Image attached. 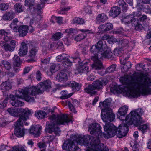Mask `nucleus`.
Instances as JSON below:
<instances>
[{
  "instance_id": "obj_47",
  "label": "nucleus",
  "mask_w": 151,
  "mask_h": 151,
  "mask_svg": "<svg viewBox=\"0 0 151 151\" xmlns=\"http://www.w3.org/2000/svg\"><path fill=\"white\" fill-rule=\"evenodd\" d=\"M63 65L65 67L67 68L68 66H71L72 65V62L68 58V59L63 61L62 62Z\"/></svg>"
},
{
  "instance_id": "obj_43",
  "label": "nucleus",
  "mask_w": 151,
  "mask_h": 151,
  "mask_svg": "<svg viewBox=\"0 0 151 151\" xmlns=\"http://www.w3.org/2000/svg\"><path fill=\"white\" fill-rule=\"evenodd\" d=\"M134 16L132 14L128 15L122 19V21L125 23L130 24V22Z\"/></svg>"
},
{
  "instance_id": "obj_16",
  "label": "nucleus",
  "mask_w": 151,
  "mask_h": 151,
  "mask_svg": "<svg viewBox=\"0 0 151 151\" xmlns=\"http://www.w3.org/2000/svg\"><path fill=\"white\" fill-rule=\"evenodd\" d=\"M42 127L38 125H32L29 130L30 134L34 135L35 137H38L40 134Z\"/></svg>"
},
{
  "instance_id": "obj_5",
  "label": "nucleus",
  "mask_w": 151,
  "mask_h": 151,
  "mask_svg": "<svg viewBox=\"0 0 151 151\" xmlns=\"http://www.w3.org/2000/svg\"><path fill=\"white\" fill-rule=\"evenodd\" d=\"M8 112L12 116H19V119L17 121V126L19 123L22 125L24 121L28 118V116L30 114V111L28 109H23L20 108L18 109L15 108H9L7 109Z\"/></svg>"
},
{
  "instance_id": "obj_51",
  "label": "nucleus",
  "mask_w": 151,
  "mask_h": 151,
  "mask_svg": "<svg viewBox=\"0 0 151 151\" xmlns=\"http://www.w3.org/2000/svg\"><path fill=\"white\" fill-rule=\"evenodd\" d=\"M138 18L133 17L130 22V23L133 26L135 27L139 22Z\"/></svg>"
},
{
  "instance_id": "obj_15",
  "label": "nucleus",
  "mask_w": 151,
  "mask_h": 151,
  "mask_svg": "<svg viewBox=\"0 0 151 151\" xmlns=\"http://www.w3.org/2000/svg\"><path fill=\"white\" fill-rule=\"evenodd\" d=\"M127 110L128 106H124L120 108L117 113V118L122 121L125 120V116L127 111Z\"/></svg>"
},
{
  "instance_id": "obj_39",
  "label": "nucleus",
  "mask_w": 151,
  "mask_h": 151,
  "mask_svg": "<svg viewBox=\"0 0 151 151\" xmlns=\"http://www.w3.org/2000/svg\"><path fill=\"white\" fill-rule=\"evenodd\" d=\"M74 24H83L85 23V20L81 18L75 17L73 20Z\"/></svg>"
},
{
  "instance_id": "obj_6",
  "label": "nucleus",
  "mask_w": 151,
  "mask_h": 151,
  "mask_svg": "<svg viewBox=\"0 0 151 151\" xmlns=\"http://www.w3.org/2000/svg\"><path fill=\"white\" fill-rule=\"evenodd\" d=\"M34 89L32 88V86L26 87L24 89H22L21 91H17L15 93V97L17 99L24 98L27 102H32L35 101V97L32 96H35L34 92Z\"/></svg>"
},
{
  "instance_id": "obj_53",
  "label": "nucleus",
  "mask_w": 151,
  "mask_h": 151,
  "mask_svg": "<svg viewBox=\"0 0 151 151\" xmlns=\"http://www.w3.org/2000/svg\"><path fill=\"white\" fill-rule=\"evenodd\" d=\"M76 31L75 29L72 28L68 29L65 30V32L68 34L73 36L76 33Z\"/></svg>"
},
{
  "instance_id": "obj_13",
  "label": "nucleus",
  "mask_w": 151,
  "mask_h": 151,
  "mask_svg": "<svg viewBox=\"0 0 151 151\" xmlns=\"http://www.w3.org/2000/svg\"><path fill=\"white\" fill-rule=\"evenodd\" d=\"M24 5L25 6H27L29 8V9L30 10V12L31 13H33V12L34 11L33 9L35 8L36 9V7L37 8L38 5H39L40 7V6L39 5H41V6H43V4H39L36 3H35V1L33 0H25Z\"/></svg>"
},
{
  "instance_id": "obj_37",
  "label": "nucleus",
  "mask_w": 151,
  "mask_h": 151,
  "mask_svg": "<svg viewBox=\"0 0 151 151\" xmlns=\"http://www.w3.org/2000/svg\"><path fill=\"white\" fill-rule=\"evenodd\" d=\"M68 55L63 53L57 56L56 57V60L58 62H60L62 60L64 61L66 60V59H68Z\"/></svg>"
},
{
  "instance_id": "obj_31",
  "label": "nucleus",
  "mask_w": 151,
  "mask_h": 151,
  "mask_svg": "<svg viewBox=\"0 0 151 151\" xmlns=\"http://www.w3.org/2000/svg\"><path fill=\"white\" fill-rule=\"evenodd\" d=\"M0 87L3 92L6 91L12 88V86L9 81L3 82L0 85Z\"/></svg>"
},
{
  "instance_id": "obj_4",
  "label": "nucleus",
  "mask_w": 151,
  "mask_h": 151,
  "mask_svg": "<svg viewBox=\"0 0 151 151\" xmlns=\"http://www.w3.org/2000/svg\"><path fill=\"white\" fill-rule=\"evenodd\" d=\"M49 119L50 121L47 122L45 131L50 133L54 132L57 135H59L61 132L58 126L68 124L72 122L66 114H53L50 116Z\"/></svg>"
},
{
  "instance_id": "obj_55",
  "label": "nucleus",
  "mask_w": 151,
  "mask_h": 151,
  "mask_svg": "<svg viewBox=\"0 0 151 151\" xmlns=\"http://www.w3.org/2000/svg\"><path fill=\"white\" fill-rule=\"evenodd\" d=\"M61 94L62 95V96L61 97V98L62 99H66L70 97L71 96V95L69 94H68L67 93L66 91H62L61 92Z\"/></svg>"
},
{
  "instance_id": "obj_40",
  "label": "nucleus",
  "mask_w": 151,
  "mask_h": 151,
  "mask_svg": "<svg viewBox=\"0 0 151 151\" xmlns=\"http://www.w3.org/2000/svg\"><path fill=\"white\" fill-rule=\"evenodd\" d=\"M13 65L14 66L19 67L20 65V59L19 56L15 55L13 58Z\"/></svg>"
},
{
  "instance_id": "obj_18",
  "label": "nucleus",
  "mask_w": 151,
  "mask_h": 151,
  "mask_svg": "<svg viewBox=\"0 0 151 151\" xmlns=\"http://www.w3.org/2000/svg\"><path fill=\"white\" fill-rule=\"evenodd\" d=\"M19 124L18 123V125L17 126L16 122L14 124L16 128L14 131V133L17 137H22L24 134V131L23 128H22L20 127H22L23 125V123L22 125Z\"/></svg>"
},
{
  "instance_id": "obj_63",
  "label": "nucleus",
  "mask_w": 151,
  "mask_h": 151,
  "mask_svg": "<svg viewBox=\"0 0 151 151\" xmlns=\"http://www.w3.org/2000/svg\"><path fill=\"white\" fill-rule=\"evenodd\" d=\"M107 31L110 30L113 28V25L110 22L107 23L105 24Z\"/></svg>"
},
{
  "instance_id": "obj_19",
  "label": "nucleus",
  "mask_w": 151,
  "mask_h": 151,
  "mask_svg": "<svg viewBox=\"0 0 151 151\" xmlns=\"http://www.w3.org/2000/svg\"><path fill=\"white\" fill-rule=\"evenodd\" d=\"M56 78L57 81L63 83L67 81L68 77L65 72L61 71L56 76Z\"/></svg>"
},
{
  "instance_id": "obj_57",
  "label": "nucleus",
  "mask_w": 151,
  "mask_h": 151,
  "mask_svg": "<svg viewBox=\"0 0 151 151\" xmlns=\"http://www.w3.org/2000/svg\"><path fill=\"white\" fill-rule=\"evenodd\" d=\"M83 11L88 14H92V11L90 8L88 6H84L83 8Z\"/></svg>"
},
{
  "instance_id": "obj_26",
  "label": "nucleus",
  "mask_w": 151,
  "mask_h": 151,
  "mask_svg": "<svg viewBox=\"0 0 151 151\" xmlns=\"http://www.w3.org/2000/svg\"><path fill=\"white\" fill-rule=\"evenodd\" d=\"M107 16L105 14L102 13L98 14L96 18V23H104L108 19Z\"/></svg>"
},
{
  "instance_id": "obj_27",
  "label": "nucleus",
  "mask_w": 151,
  "mask_h": 151,
  "mask_svg": "<svg viewBox=\"0 0 151 151\" xmlns=\"http://www.w3.org/2000/svg\"><path fill=\"white\" fill-rule=\"evenodd\" d=\"M111 101L109 99H106L103 102H100L99 105L102 104L104 108L102 111H105L110 110V108Z\"/></svg>"
},
{
  "instance_id": "obj_41",
  "label": "nucleus",
  "mask_w": 151,
  "mask_h": 151,
  "mask_svg": "<svg viewBox=\"0 0 151 151\" xmlns=\"http://www.w3.org/2000/svg\"><path fill=\"white\" fill-rule=\"evenodd\" d=\"M14 9L15 12L17 13L21 12L23 11L22 7L19 3H16L14 5Z\"/></svg>"
},
{
  "instance_id": "obj_46",
  "label": "nucleus",
  "mask_w": 151,
  "mask_h": 151,
  "mask_svg": "<svg viewBox=\"0 0 151 151\" xmlns=\"http://www.w3.org/2000/svg\"><path fill=\"white\" fill-rule=\"evenodd\" d=\"M88 131L91 135H94V124L93 122L89 124L88 127Z\"/></svg>"
},
{
  "instance_id": "obj_48",
  "label": "nucleus",
  "mask_w": 151,
  "mask_h": 151,
  "mask_svg": "<svg viewBox=\"0 0 151 151\" xmlns=\"http://www.w3.org/2000/svg\"><path fill=\"white\" fill-rule=\"evenodd\" d=\"M63 34L61 32H57L55 33L52 36V38L55 40L59 39L61 38Z\"/></svg>"
},
{
  "instance_id": "obj_42",
  "label": "nucleus",
  "mask_w": 151,
  "mask_h": 151,
  "mask_svg": "<svg viewBox=\"0 0 151 151\" xmlns=\"http://www.w3.org/2000/svg\"><path fill=\"white\" fill-rule=\"evenodd\" d=\"M0 34L4 35L5 36L4 37L3 39L6 42H8L12 39V37H9L7 36L8 34V33L5 31L4 30H0Z\"/></svg>"
},
{
  "instance_id": "obj_2",
  "label": "nucleus",
  "mask_w": 151,
  "mask_h": 151,
  "mask_svg": "<svg viewBox=\"0 0 151 151\" xmlns=\"http://www.w3.org/2000/svg\"><path fill=\"white\" fill-rule=\"evenodd\" d=\"M144 113L141 109L132 111L125 117V124H122L117 128L112 123L106 124L104 127L105 131L107 132L108 137L111 138L116 135L119 138L126 136L128 131V125L133 124L135 126L140 125L142 122L140 115Z\"/></svg>"
},
{
  "instance_id": "obj_59",
  "label": "nucleus",
  "mask_w": 151,
  "mask_h": 151,
  "mask_svg": "<svg viewBox=\"0 0 151 151\" xmlns=\"http://www.w3.org/2000/svg\"><path fill=\"white\" fill-rule=\"evenodd\" d=\"M8 7L9 5L7 4H0V10H5L8 9Z\"/></svg>"
},
{
  "instance_id": "obj_49",
  "label": "nucleus",
  "mask_w": 151,
  "mask_h": 151,
  "mask_svg": "<svg viewBox=\"0 0 151 151\" xmlns=\"http://www.w3.org/2000/svg\"><path fill=\"white\" fill-rule=\"evenodd\" d=\"M148 129V127L146 124L140 125L139 127V129L143 133L147 132Z\"/></svg>"
},
{
  "instance_id": "obj_10",
  "label": "nucleus",
  "mask_w": 151,
  "mask_h": 151,
  "mask_svg": "<svg viewBox=\"0 0 151 151\" xmlns=\"http://www.w3.org/2000/svg\"><path fill=\"white\" fill-rule=\"evenodd\" d=\"M101 117L102 120L106 123V124L111 123L115 119V115L113 113L112 109H110V110L102 111L101 113Z\"/></svg>"
},
{
  "instance_id": "obj_21",
  "label": "nucleus",
  "mask_w": 151,
  "mask_h": 151,
  "mask_svg": "<svg viewBox=\"0 0 151 151\" xmlns=\"http://www.w3.org/2000/svg\"><path fill=\"white\" fill-rule=\"evenodd\" d=\"M9 97L11 99L10 101V103L13 106L19 107L24 105V103L19 101L18 99H16L14 95L12 94L10 95Z\"/></svg>"
},
{
  "instance_id": "obj_32",
  "label": "nucleus",
  "mask_w": 151,
  "mask_h": 151,
  "mask_svg": "<svg viewBox=\"0 0 151 151\" xmlns=\"http://www.w3.org/2000/svg\"><path fill=\"white\" fill-rule=\"evenodd\" d=\"M119 44H121L123 47H125L127 45L128 47L132 48L134 46V44L132 42H129L128 40L127 39H122L119 41Z\"/></svg>"
},
{
  "instance_id": "obj_60",
  "label": "nucleus",
  "mask_w": 151,
  "mask_h": 151,
  "mask_svg": "<svg viewBox=\"0 0 151 151\" xmlns=\"http://www.w3.org/2000/svg\"><path fill=\"white\" fill-rule=\"evenodd\" d=\"M85 38V36L83 35H78L74 38L75 40L77 41H80Z\"/></svg>"
},
{
  "instance_id": "obj_22",
  "label": "nucleus",
  "mask_w": 151,
  "mask_h": 151,
  "mask_svg": "<svg viewBox=\"0 0 151 151\" xmlns=\"http://www.w3.org/2000/svg\"><path fill=\"white\" fill-rule=\"evenodd\" d=\"M95 151H109V149L104 144L99 142L95 139Z\"/></svg>"
},
{
  "instance_id": "obj_29",
  "label": "nucleus",
  "mask_w": 151,
  "mask_h": 151,
  "mask_svg": "<svg viewBox=\"0 0 151 151\" xmlns=\"http://www.w3.org/2000/svg\"><path fill=\"white\" fill-rule=\"evenodd\" d=\"M15 14L13 12L6 13L3 16L2 19L4 20H11L15 17Z\"/></svg>"
},
{
  "instance_id": "obj_54",
  "label": "nucleus",
  "mask_w": 151,
  "mask_h": 151,
  "mask_svg": "<svg viewBox=\"0 0 151 151\" xmlns=\"http://www.w3.org/2000/svg\"><path fill=\"white\" fill-rule=\"evenodd\" d=\"M135 29L136 30L141 31L145 29V27L142 26V24L139 22L135 27Z\"/></svg>"
},
{
  "instance_id": "obj_64",
  "label": "nucleus",
  "mask_w": 151,
  "mask_h": 151,
  "mask_svg": "<svg viewBox=\"0 0 151 151\" xmlns=\"http://www.w3.org/2000/svg\"><path fill=\"white\" fill-rule=\"evenodd\" d=\"M13 149L16 151H27L24 148L22 147H19L18 146H15L13 147Z\"/></svg>"
},
{
  "instance_id": "obj_24",
  "label": "nucleus",
  "mask_w": 151,
  "mask_h": 151,
  "mask_svg": "<svg viewBox=\"0 0 151 151\" xmlns=\"http://www.w3.org/2000/svg\"><path fill=\"white\" fill-rule=\"evenodd\" d=\"M106 47V45L103 44L102 41H99L95 45V54L96 55L99 52L103 51V48H105Z\"/></svg>"
},
{
  "instance_id": "obj_1",
  "label": "nucleus",
  "mask_w": 151,
  "mask_h": 151,
  "mask_svg": "<svg viewBox=\"0 0 151 151\" xmlns=\"http://www.w3.org/2000/svg\"><path fill=\"white\" fill-rule=\"evenodd\" d=\"M120 81L126 85L124 89L128 96L138 97L140 93L144 95L151 94V79L147 76L137 78L130 77L127 75L120 77Z\"/></svg>"
},
{
  "instance_id": "obj_14",
  "label": "nucleus",
  "mask_w": 151,
  "mask_h": 151,
  "mask_svg": "<svg viewBox=\"0 0 151 151\" xmlns=\"http://www.w3.org/2000/svg\"><path fill=\"white\" fill-rule=\"evenodd\" d=\"M30 43L27 42L22 43L20 47L19 55L20 56H23L27 54L28 52V46H29Z\"/></svg>"
},
{
  "instance_id": "obj_52",
  "label": "nucleus",
  "mask_w": 151,
  "mask_h": 151,
  "mask_svg": "<svg viewBox=\"0 0 151 151\" xmlns=\"http://www.w3.org/2000/svg\"><path fill=\"white\" fill-rule=\"evenodd\" d=\"M98 29L101 33L107 31L105 24L100 25Z\"/></svg>"
},
{
  "instance_id": "obj_35",
  "label": "nucleus",
  "mask_w": 151,
  "mask_h": 151,
  "mask_svg": "<svg viewBox=\"0 0 151 151\" xmlns=\"http://www.w3.org/2000/svg\"><path fill=\"white\" fill-rule=\"evenodd\" d=\"M100 59L97 58L95 59V70H100L103 68L102 63Z\"/></svg>"
},
{
  "instance_id": "obj_58",
  "label": "nucleus",
  "mask_w": 151,
  "mask_h": 151,
  "mask_svg": "<svg viewBox=\"0 0 151 151\" xmlns=\"http://www.w3.org/2000/svg\"><path fill=\"white\" fill-rule=\"evenodd\" d=\"M67 103L68 104L69 108L71 111L74 113H76V111L74 108V106H75L73 105L69 101H68Z\"/></svg>"
},
{
  "instance_id": "obj_20",
  "label": "nucleus",
  "mask_w": 151,
  "mask_h": 151,
  "mask_svg": "<svg viewBox=\"0 0 151 151\" xmlns=\"http://www.w3.org/2000/svg\"><path fill=\"white\" fill-rule=\"evenodd\" d=\"M120 13V8L117 6H114L110 10L109 15L110 16L114 18L117 17Z\"/></svg>"
},
{
  "instance_id": "obj_17",
  "label": "nucleus",
  "mask_w": 151,
  "mask_h": 151,
  "mask_svg": "<svg viewBox=\"0 0 151 151\" xmlns=\"http://www.w3.org/2000/svg\"><path fill=\"white\" fill-rule=\"evenodd\" d=\"M124 60V58H121L120 60L121 64L122 65L121 68V71L124 73L127 72L131 68L132 65L130 62L125 63Z\"/></svg>"
},
{
  "instance_id": "obj_23",
  "label": "nucleus",
  "mask_w": 151,
  "mask_h": 151,
  "mask_svg": "<svg viewBox=\"0 0 151 151\" xmlns=\"http://www.w3.org/2000/svg\"><path fill=\"white\" fill-rule=\"evenodd\" d=\"M29 45V50L28 56L31 58L33 59L35 58L38 52V49L37 47L33 46L31 43H30Z\"/></svg>"
},
{
  "instance_id": "obj_34",
  "label": "nucleus",
  "mask_w": 151,
  "mask_h": 151,
  "mask_svg": "<svg viewBox=\"0 0 151 151\" xmlns=\"http://www.w3.org/2000/svg\"><path fill=\"white\" fill-rule=\"evenodd\" d=\"M19 22L17 18L14 19L13 20L12 22L10 25V27L15 32H17L18 30L19 27L17 25V23Z\"/></svg>"
},
{
  "instance_id": "obj_56",
  "label": "nucleus",
  "mask_w": 151,
  "mask_h": 151,
  "mask_svg": "<svg viewBox=\"0 0 151 151\" xmlns=\"http://www.w3.org/2000/svg\"><path fill=\"white\" fill-rule=\"evenodd\" d=\"M114 54L116 56H121L122 54V49L121 48H115L114 50Z\"/></svg>"
},
{
  "instance_id": "obj_62",
  "label": "nucleus",
  "mask_w": 151,
  "mask_h": 151,
  "mask_svg": "<svg viewBox=\"0 0 151 151\" xmlns=\"http://www.w3.org/2000/svg\"><path fill=\"white\" fill-rule=\"evenodd\" d=\"M116 39L114 38L113 36H111L110 37H109L108 40V42L110 44H113L116 42Z\"/></svg>"
},
{
  "instance_id": "obj_8",
  "label": "nucleus",
  "mask_w": 151,
  "mask_h": 151,
  "mask_svg": "<svg viewBox=\"0 0 151 151\" xmlns=\"http://www.w3.org/2000/svg\"><path fill=\"white\" fill-rule=\"evenodd\" d=\"M51 82L49 80H47L43 82H41L37 86H32L34 89L35 95L41 93L47 89H50L51 87Z\"/></svg>"
},
{
  "instance_id": "obj_30",
  "label": "nucleus",
  "mask_w": 151,
  "mask_h": 151,
  "mask_svg": "<svg viewBox=\"0 0 151 151\" xmlns=\"http://www.w3.org/2000/svg\"><path fill=\"white\" fill-rule=\"evenodd\" d=\"M68 83L69 86L71 87L74 91H78L81 88V86L74 81H71Z\"/></svg>"
},
{
  "instance_id": "obj_25",
  "label": "nucleus",
  "mask_w": 151,
  "mask_h": 151,
  "mask_svg": "<svg viewBox=\"0 0 151 151\" xmlns=\"http://www.w3.org/2000/svg\"><path fill=\"white\" fill-rule=\"evenodd\" d=\"M28 27L26 25L19 27L18 32L19 33V36L22 37L25 36L28 32Z\"/></svg>"
},
{
  "instance_id": "obj_7",
  "label": "nucleus",
  "mask_w": 151,
  "mask_h": 151,
  "mask_svg": "<svg viewBox=\"0 0 151 151\" xmlns=\"http://www.w3.org/2000/svg\"><path fill=\"white\" fill-rule=\"evenodd\" d=\"M34 89L32 88V86L26 87L24 89H22L21 91H17L15 93V97L17 99L24 98L27 102H32L35 101V97L32 96H35L34 92Z\"/></svg>"
},
{
  "instance_id": "obj_45",
  "label": "nucleus",
  "mask_w": 151,
  "mask_h": 151,
  "mask_svg": "<svg viewBox=\"0 0 151 151\" xmlns=\"http://www.w3.org/2000/svg\"><path fill=\"white\" fill-rule=\"evenodd\" d=\"M1 63L6 70H9L11 68V64L7 61L2 60L1 62Z\"/></svg>"
},
{
  "instance_id": "obj_9",
  "label": "nucleus",
  "mask_w": 151,
  "mask_h": 151,
  "mask_svg": "<svg viewBox=\"0 0 151 151\" xmlns=\"http://www.w3.org/2000/svg\"><path fill=\"white\" fill-rule=\"evenodd\" d=\"M37 6V8H36V9L35 8L33 9L34 11L33 13H32V14H34L33 17L32 19H31L30 21L31 25H35L36 24L38 25L39 23L42 19V16L40 14L41 12V10L43 8V6H41V5Z\"/></svg>"
},
{
  "instance_id": "obj_44",
  "label": "nucleus",
  "mask_w": 151,
  "mask_h": 151,
  "mask_svg": "<svg viewBox=\"0 0 151 151\" xmlns=\"http://www.w3.org/2000/svg\"><path fill=\"white\" fill-rule=\"evenodd\" d=\"M1 46L6 51L12 52L14 50V49L13 47H12L10 44L7 43H5L2 46Z\"/></svg>"
},
{
  "instance_id": "obj_11",
  "label": "nucleus",
  "mask_w": 151,
  "mask_h": 151,
  "mask_svg": "<svg viewBox=\"0 0 151 151\" xmlns=\"http://www.w3.org/2000/svg\"><path fill=\"white\" fill-rule=\"evenodd\" d=\"M112 56V53L110 48H107L104 51H100L96 55L95 54V59L96 58L99 59L105 58H110Z\"/></svg>"
},
{
  "instance_id": "obj_61",
  "label": "nucleus",
  "mask_w": 151,
  "mask_h": 151,
  "mask_svg": "<svg viewBox=\"0 0 151 151\" xmlns=\"http://www.w3.org/2000/svg\"><path fill=\"white\" fill-rule=\"evenodd\" d=\"M143 10L146 12H149L151 10V6L148 5H144Z\"/></svg>"
},
{
  "instance_id": "obj_3",
  "label": "nucleus",
  "mask_w": 151,
  "mask_h": 151,
  "mask_svg": "<svg viewBox=\"0 0 151 151\" xmlns=\"http://www.w3.org/2000/svg\"><path fill=\"white\" fill-rule=\"evenodd\" d=\"M78 144L88 147L86 151H94V139L93 138L91 139L89 135H86L83 137L78 136L76 141L68 140L65 141L62 148L63 149L67 150L69 151H82L77 146Z\"/></svg>"
},
{
  "instance_id": "obj_33",
  "label": "nucleus",
  "mask_w": 151,
  "mask_h": 151,
  "mask_svg": "<svg viewBox=\"0 0 151 151\" xmlns=\"http://www.w3.org/2000/svg\"><path fill=\"white\" fill-rule=\"evenodd\" d=\"M85 63L86 64L87 62H81L79 63L77 70L80 73H83L84 71L88 70L89 68L88 66L86 65Z\"/></svg>"
},
{
  "instance_id": "obj_36",
  "label": "nucleus",
  "mask_w": 151,
  "mask_h": 151,
  "mask_svg": "<svg viewBox=\"0 0 151 151\" xmlns=\"http://www.w3.org/2000/svg\"><path fill=\"white\" fill-rule=\"evenodd\" d=\"M46 115V112L43 111H40L35 113V116L39 119H42Z\"/></svg>"
},
{
  "instance_id": "obj_28",
  "label": "nucleus",
  "mask_w": 151,
  "mask_h": 151,
  "mask_svg": "<svg viewBox=\"0 0 151 151\" xmlns=\"http://www.w3.org/2000/svg\"><path fill=\"white\" fill-rule=\"evenodd\" d=\"M85 92L89 94L91 96H93L94 95V82L92 84H90L87 87L84 89Z\"/></svg>"
},
{
  "instance_id": "obj_50",
  "label": "nucleus",
  "mask_w": 151,
  "mask_h": 151,
  "mask_svg": "<svg viewBox=\"0 0 151 151\" xmlns=\"http://www.w3.org/2000/svg\"><path fill=\"white\" fill-rule=\"evenodd\" d=\"M103 87L102 83L101 81L96 80L95 81V89H99Z\"/></svg>"
},
{
  "instance_id": "obj_38",
  "label": "nucleus",
  "mask_w": 151,
  "mask_h": 151,
  "mask_svg": "<svg viewBox=\"0 0 151 151\" xmlns=\"http://www.w3.org/2000/svg\"><path fill=\"white\" fill-rule=\"evenodd\" d=\"M116 65L115 64H113L110 66L106 70L105 73L106 74L108 73H110L113 72L115 70L116 68Z\"/></svg>"
},
{
  "instance_id": "obj_12",
  "label": "nucleus",
  "mask_w": 151,
  "mask_h": 151,
  "mask_svg": "<svg viewBox=\"0 0 151 151\" xmlns=\"http://www.w3.org/2000/svg\"><path fill=\"white\" fill-rule=\"evenodd\" d=\"M101 127L99 124L95 123V139L99 142L100 139L105 134L101 131Z\"/></svg>"
}]
</instances>
